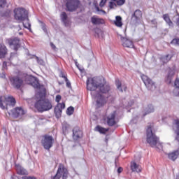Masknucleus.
<instances>
[{
	"instance_id": "obj_4",
	"label": "nucleus",
	"mask_w": 179,
	"mask_h": 179,
	"mask_svg": "<svg viewBox=\"0 0 179 179\" xmlns=\"http://www.w3.org/2000/svg\"><path fill=\"white\" fill-rule=\"evenodd\" d=\"M9 80L11 86L16 89L17 90H20L23 87V85L24 83V80H26V78H24V74L23 76H13L9 77Z\"/></svg>"
},
{
	"instance_id": "obj_26",
	"label": "nucleus",
	"mask_w": 179,
	"mask_h": 179,
	"mask_svg": "<svg viewBox=\"0 0 179 179\" xmlns=\"http://www.w3.org/2000/svg\"><path fill=\"white\" fill-rule=\"evenodd\" d=\"M8 53V49L3 44H0V58H5V56Z\"/></svg>"
},
{
	"instance_id": "obj_54",
	"label": "nucleus",
	"mask_w": 179,
	"mask_h": 179,
	"mask_svg": "<svg viewBox=\"0 0 179 179\" xmlns=\"http://www.w3.org/2000/svg\"><path fill=\"white\" fill-rule=\"evenodd\" d=\"M96 9L97 12H101V10L99 7H96Z\"/></svg>"
},
{
	"instance_id": "obj_6",
	"label": "nucleus",
	"mask_w": 179,
	"mask_h": 179,
	"mask_svg": "<svg viewBox=\"0 0 179 179\" xmlns=\"http://www.w3.org/2000/svg\"><path fill=\"white\" fill-rule=\"evenodd\" d=\"M14 19L17 22H24L29 20V11L23 8H17L14 10Z\"/></svg>"
},
{
	"instance_id": "obj_35",
	"label": "nucleus",
	"mask_w": 179,
	"mask_h": 179,
	"mask_svg": "<svg viewBox=\"0 0 179 179\" xmlns=\"http://www.w3.org/2000/svg\"><path fill=\"white\" fill-rule=\"evenodd\" d=\"M12 14V10H6L3 13L2 16L4 17H10V15Z\"/></svg>"
},
{
	"instance_id": "obj_49",
	"label": "nucleus",
	"mask_w": 179,
	"mask_h": 179,
	"mask_svg": "<svg viewBox=\"0 0 179 179\" xmlns=\"http://www.w3.org/2000/svg\"><path fill=\"white\" fill-rule=\"evenodd\" d=\"M61 99H62L61 95H57L56 99H55L56 103H59V101H61Z\"/></svg>"
},
{
	"instance_id": "obj_29",
	"label": "nucleus",
	"mask_w": 179,
	"mask_h": 179,
	"mask_svg": "<svg viewBox=\"0 0 179 179\" xmlns=\"http://www.w3.org/2000/svg\"><path fill=\"white\" fill-rule=\"evenodd\" d=\"M114 23L117 27H122V18L121 16H116L115 17V21H114Z\"/></svg>"
},
{
	"instance_id": "obj_44",
	"label": "nucleus",
	"mask_w": 179,
	"mask_h": 179,
	"mask_svg": "<svg viewBox=\"0 0 179 179\" xmlns=\"http://www.w3.org/2000/svg\"><path fill=\"white\" fill-rule=\"evenodd\" d=\"M6 5V0H0V8H3Z\"/></svg>"
},
{
	"instance_id": "obj_37",
	"label": "nucleus",
	"mask_w": 179,
	"mask_h": 179,
	"mask_svg": "<svg viewBox=\"0 0 179 179\" xmlns=\"http://www.w3.org/2000/svg\"><path fill=\"white\" fill-rule=\"evenodd\" d=\"M36 57V59L37 61V63L39 64V65H41L42 66H44L45 65V62H44V60H43V59H40L37 56H35Z\"/></svg>"
},
{
	"instance_id": "obj_46",
	"label": "nucleus",
	"mask_w": 179,
	"mask_h": 179,
	"mask_svg": "<svg viewBox=\"0 0 179 179\" xmlns=\"http://www.w3.org/2000/svg\"><path fill=\"white\" fill-rule=\"evenodd\" d=\"M106 2H107V0H101L99 3V6H101V8H103V6L106 5Z\"/></svg>"
},
{
	"instance_id": "obj_43",
	"label": "nucleus",
	"mask_w": 179,
	"mask_h": 179,
	"mask_svg": "<svg viewBox=\"0 0 179 179\" xmlns=\"http://www.w3.org/2000/svg\"><path fill=\"white\" fill-rule=\"evenodd\" d=\"M116 3L118 6H122V5H124V3H125V0H117L116 1Z\"/></svg>"
},
{
	"instance_id": "obj_19",
	"label": "nucleus",
	"mask_w": 179,
	"mask_h": 179,
	"mask_svg": "<svg viewBox=\"0 0 179 179\" xmlns=\"http://www.w3.org/2000/svg\"><path fill=\"white\" fill-rule=\"evenodd\" d=\"M83 136V131L80 130V128L76 127L73 129V138L74 141H78Z\"/></svg>"
},
{
	"instance_id": "obj_17",
	"label": "nucleus",
	"mask_w": 179,
	"mask_h": 179,
	"mask_svg": "<svg viewBox=\"0 0 179 179\" xmlns=\"http://www.w3.org/2000/svg\"><path fill=\"white\" fill-rule=\"evenodd\" d=\"M120 40L123 47H126L127 48H134L135 46L134 45V42L131 39L121 36Z\"/></svg>"
},
{
	"instance_id": "obj_14",
	"label": "nucleus",
	"mask_w": 179,
	"mask_h": 179,
	"mask_svg": "<svg viewBox=\"0 0 179 179\" xmlns=\"http://www.w3.org/2000/svg\"><path fill=\"white\" fill-rule=\"evenodd\" d=\"M116 115L117 111L114 110L106 117V122L108 127H114V125L117 124V121H115Z\"/></svg>"
},
{
	"instance_id": "obj_23",
	"label": "nucleus",
	"mask_w": 179,
	"mask_h": 179,
	"mask_svg": "<svg viewBox=\"0 0 179 179\" xmlns=\"http://www.w3.org/2000/svg\"><path fill=\"white\" fill-rule=\"evenodd\" d=\"M167 155L169 160H172V162H175V160H177V159H178L179 150H174L173 152H170Z\"/></svg>"
},
{
	"instance_id": "obj_31",
	"label": "nucleus",
	"mask_w": 179,
	"mask_h": 179,
	"mask_svg": "<svg viewBox=\"0 0 179 179\" xmlns=\"http://www.w3.org/2000/svg\"><path fill=\"white\" fill-rule=\"evenodd\" d=\"M174 75H176V71H174V70H171L168 73L166 82L171 83V80L173 79V76H174Z\"/></svg>"
},
{
	"instance_id": "obj_60",
	"label": "nucleus",
	"mask_w": 179,
	"mask_h": 179,
	"mask_svg": "<svg viewBox=\"0 0 179 179\" xmlns=\"http://www.w3.org/2000/svg\"><path fill=\"white\" fill-rule=\"evenodd\" d=\"M112 1H117V0H112Z\"/></svg>"
},
{
	"instance_id": "obj_25",
	"label": "nucleus",
	"mask_w": 179,
	"mask_h": 179,
	"mask_svg": "<svg viewBox=\"0 0 179 179\" xmlns=\"http://www.w3.org/2000/svg\"><path fill=\"white\" fill-rule=\"evenodd\" d=\"M131 170L134 172L136 171V173H141V171H142L141 166L135 162L131 163Z\"/></svg>"
},
{
	"instance_id": "obj_22",
	"label": "nucleus",
	"mask_w": 179,
	"mask_h": 179,
	"mask_svg": "<svg viewBox=\"0 0 179 179\" xmlns=\"http://www.w3.org/2000/svg\"><path fill=\"white\" fill-rule=\"evenodd\" d=\"M162 17L166 24H168L169 29H173L174 27V23L171 21V19H170V15H169V14H164Z\"/></svg>"
},
{
	"instance_id": "obj_10",
	"label": "nucleus",
	"mask_w": 179,
	"mask_h": 179,
	"mask_svg": "<svg viewBox=\"0 0 179 179\" xmlns=\"http://www.w3.org/2000/svg\"><path fill=\"white\" fill-rule=\"evenodd\" d=\"M6 44H8L10 48H13L14 51H17L20 48V38L17 37H13L6 38Z\"/></svg>"
},
{
	"instance_id": "obj_56",
	"label": "nucleus",
	"mask_w": 179,
	"mask_h": 179,
	"mask_svg": "<svg viewBox=\"0 0 179 179\" xmlns=\"http://www.w3.org/2000/svg\"><path fill=\"white\" fill-rule=\"evenodd\" d=\"M15 55V53H11L10 54V58H12Z\"/></svg>"
},
{
	"instance_id": "obj_13",
	"label": "nucleus",
	"mask_w": 179,
	"mask_h": 179,
	"mask_svg": "<svg viewBox=\"0 0 179 179\" xmlns=\"http://www.w3.org/2000/svg\"><path fill=\"white\" fill-rule=\"evenodd\" d=\"M141 79L146 86L148 90H151V92L156 90V83L153 82L152 79L149 78V77L145 75H142Z\"/></svg>"
},
{
	"instance_id": "obj_15",
	"label": "nucleus",
	"mask_w": 179,
	"mask_h": 179,
	"mask_svg": "<svg viewBox=\"0 0 179 179\" xmlns=\"http://www.w3.org/2000/svg\"><path fill=\"white\" fill-rule=\"evenodd\" d=\"M141 20H142V11L137 9L131 15V22H133L134 24H138V23H141Z\"/></svg>"
},
{
	"instance_id": "obj_47",
	"label": "nucleus",
	"mask_w": 179,
	"mask_h": 179,
	"mask_svg": "<svg viewBox=\"0 0 179 179\" xmlns=\"http://www.w3.org/2000/svg\"><path fill=\"white\" fill-rule=\"evenodd\" d=\"M22 179H37L35 176H22Z\"/></svg>"
},
{
	"instance_id": "obj_20",
	"label": "nucleus",
	"mask_w": 179,
	"mask_h": 179,
	"mask_svg": "<svg viewBox=\"0 0 179 179\" xmlns=\"http://www.w3.org/2000/svg\"><path fill=\"white\" fill-rule=\"evenodd\" d=\"M15 170L17 171V174L19 176H27L29 174V172L27 170H26L23 166L16 164L15 165Z\"/></svg>"
},
{
	"instance_id": "obj_59",
	"label": "nucleus",
	"mask_w": 179,
	"mask_h": 179,
	"mask_svg": "<svg viewBox=\"0 0 179 179\" xmlns=\"http://www.w3.org/2000/svg\"><path fill=\"white\" fill-rule=\"evenodd\" d=\"M2 78H6V76H5V74H3V76H2Z\"/></svg>"
},
{
	"instance_id": "obj_39",
	"label": "nucleus",
	"mask_w": 179,
	"mask_h": 179,
	"mask_svg": "<svg viewBox=\"0 0 179 179\" xmlns=\"http://www.w3.org/2000/svg\"><path fill=\"white\" fill-rule=\"evenodd\" d=\"M173 96H176V97H179V88L175 87V89L173 91Z\"/></svg>"
},
{
	"instance_id": "obj_55",
	"label": "nucleus",
	"mask_w": 179,
	"mask_h": 179,
	"mask_svg": "<svg viewBox=\"0 0 179 179\" xmlns=\"http://www.w3.org/2000/svg\"><path fill=\"white\" fill-rule=\"evenodd\" d=\"M75 64H76V66H77L78 68H79V64L78 63V62H76Z\"/></svg>"
},
{
	"instance_id": "obj_28",
	"label": "nucleus",
	"mask_w": 179,
	"mask_h": 179,
	"mask_svg": "<svg viewBox=\"0 0 179 179\" xmlns=\"http://www.w3.org/2000/svg\"><path fill=\"white\" fill-rule=\"evenodd\" d=\"M60 19L62 22L66 26V23L68 22V15L65 12H62L60 15Z\"/></svg>"
},
{
	"instance_id": "obj_32",
	"label": "nucleus",
	"mask_w": 179,
	"mask_h": 179,
	"mask_svg": "<svg viewBox=\"0 0 179 179\" xmlns=\"http://www.w3.org/2000/svg\"><path fill=\"white\" fill-rule=\"evenodd\" d=\"M175 124L176 126V129L175 131L176 134V141H178V142H179V120H175Z\"/></svg>"
},
{
	"instance_id": "obj_45",
	"label": "nucleus",
	"mask_w": 179,
	"mask_h": 179,
	"mask_svg": "<svg viewBox=\"0 0 179 179\" xmlns=\"http://www.w3.org/2000/svg\"><path fill=\"white\" fill-rule=\"evenodd\" d=\"M115 6H117V4H115V3H114V2H113V1H110V3H109V8H110V9H114V7Z\"/></svg>"
},
{
	"instance_id": "obj_51",
	"label": "nucleus",
	"mask_w": 179,
	"mask_h": 179,
	"mask_svg": "<svg viewBox=\"0 0 179 179\" xmlns=\"http://www.w3.org/2000/svg\"><path fill=\"white\" fill-rule=\"evenodd\" d=\"M7 66H8V62H3V69H6Z\"/></svg>"
},
{
	"instance_id": "obj_41",
	"label": "nucleus",
	"mask_w": 179,
	"mask_h": 179,
	"mask_svg": "<svg viewBox=\"0 0 179 179\" xmlns=\"http://www.w3.org/2000/svg\"><path fill=\"white\" fill-rule=\"evenodd\" d=\"M66 82V87H68L69 89H72V85H71V81H69V80L68 78H66V80H64Z\"/></svg>"
},
{
	"instance_id": "obj_21",
	"label": "nucleus",
	"mask_w": 179,
	"mask_h": 179,
	"mask_svg": "<svg viewBox=\"0 0 179 179\" xmlns=\"http://www.w3.org/2000/svg\"><path fill=\"white\" fill-rule=\"evenodd\" d=\"M91 22L92 24H95V25L104 24L106 23V21H104V19L99 18L96 15H94L91 17Z\"/></svg>"
},
{
	"instance_id": "obj_27",
	"label": "nucleus",
	"mask_w": 179,
	"mask_h": 179,
	"mask_svg": "<svg viewBox=\"0 0 179 179\" xmlns=\"http://www.w3.org/2000/svg\"><path fill=\"white\" fill-rule=\"evenodd\" d=\"M171 58H173V55H166L161 56L159 57V59L163 64H167V62H169V61H170Z\"/></svg>"
},
{
	"instance_id": "obj_38",
	"label": "nucleus",
	"mask_w": 179,
	"mask_h": 179,
	"mask_svg": "<svg viewBox=\"0 0 179 179\" xmlns=\"http://www.w3.org/2000/svg\"><path fill=\"white\" fill-rule=\"evenodd\" d=\"M115 85L117 86V89H118V90H120V92H123L122 91V88L121 87V82L120 81V80H115Z\"/></svg>"
},
{
	"instance_id": "obj_61",
	"label": "nucleus",
	"mask_w": 179,
	"mask_h": 179,
	"mask_svg": "<svg viewBox=\"0 0 179 179\" xmlns=\"http://www.w3.org/2000/svg\"><path fill=\"white\" fill-rule=\"evenodd\" d=\"M5 133L6 134V130H5Z\"/></svg>"
},
{
	"instance_id": "obj_30",
	"label": "nucleus",
	"mask_w": 179,
	"mask_h": 179,
	"mask_svg": "<svg viewBox=\"0 0 179 179\" xmlns=\"http://www.w3.org/2000/svg\"><path fill=\"white\" fill-rule=\"evenodd\" d=\"M96 131L99 132V134H103V135L108 132L109 129H106L104 127H101V126L98 125L96 127Z\"/></svg>"
},
{
	"instance_id": "obj_18",
	"label": "nucleus",
	"mask_w": 179,
	"mask_h": 179,
	"mask_svg": "<svg viewBox=\"0 0 179 179\" xmlns=\"http://www.w3.org/2000/svg\"><path fill=\"white\" fill-rule=\"evenodd\" d=\"M65 108V103H59L55 108V114L56 118H60L61 115H62V110Z\"/></svg>"
},
{
	"instance_id": "obj_33",
	"label": "nucleus",
	"mask_w": 179,
	"mask_h": 179,
	"mask_svg": "<svg viewBox=\"0 0 179 179\" xmlns=\"http://www.w3.org/2000/svg\"><path fill=\"white\" fill-rule=\"evenodd\" d=\"M74 111H75V108L73 106H69L67 108L66 114H67V115H72V114H73Z\"/></svg>"
},
{
	"instance_id": "obj_11",
	"label": "nucleus",
	"mask_w": 179,
	"mask_h": 179,
	"mask_svg": "<svg viewBox=\"0 0 179 179\" xmlns=\"http://www.w3.org/2000/svg\"><path fill=\"white\" fill-rule=\"evenodd\" d=\"M80 6L79 0H66V8L68 12H75Z\"/></svg>"
},
{
	"instance_id": "obj_48",
	"label": "nucleus",
	"mask_w": 179,
	"mask_h": 179,
	"mask_svg": "<svg viewBox=\"0 0 179 179\" xmlns=\"http://www.w3.org/2000/svg\"><path fill=\"white\" fill-rule=\"evenodd\" d=\"M175 87L179 88V79L176 78L174 83Z\"/></svg>"
},
{
	"instance_id": "obj_58",
	"label": "nucleus",
	"mask_w": 179,
	"mask_h": 179,
	"mask_svg": "<svg viewBox=\"0 0 179 179\" xmlns=\"http://www.w3.org/2000/svg\"><path fill=\"white\" fill-rule=\"evenodd\" d=\"M22 34H23V33H22V32H20V33H19V35H20V36H22Z\"/></svg>"
},
{
	"instance_id": "obj_53",
	"label": "nucleus",
	"mask_w": 179,
	"mask_h": 179,
	"mask_svg": "<svg viewBox=\"0 0 179 179\" xmlns=\"http://www.w3.org/2000/svg\"><path fill=\"white\" fill-rule=\"evenodd\" d=\"M62 129H63V132H66V131H68V129L66 128V126H63Z\"/></svg>"
},
{
	"instance_id": "obj_50",
	"label": "nucleus",
	"mask_w": 179,
	"mask_h": 179,
	"mask_svg": "<svg viewBox=\"0 0 179 179\" xmlns=\"http://www.w3.org/2000/svg\"><path fill=\"white\" fill-rule=\"evenodd\" d=\"M50 44L51 48L55 51V50H57V46H55V45L52 42H50Z\"/></svg>"
},
{
	"instance_id": "obj_57",
	"label": "nucleus",
	"mask_w": 179,
	"mask_h": 179,
	"mask_svg": "<svg viewBox=\"0 0 179 179\" xmlns=\"http://www.w3.org/2000/svg\"><path fill=\"white\" fill-rule=\"evenodd\" d=\"M101 12H102L103 13H106V12L103 10H101Z\"/></svg>"
},
{
	"instance_id": "obj_52",
	"label": "nucleus",
	"mask_w": 179,
	"mask_h": 179,
	"mask_svg": "<svg viewBox=\"0 0 179 179\" xmlns=\"http://www.w3.org/2000/svg\"><path fill=\"white\" fill-rule=\"evenodd\" d=\"M122 167H119L118 169H117V173H118V174H121V173H122Z\"/></svg>"
},
{
	"instance_id": "obj_1",
	"label": "nucleus",
	"mask_w": 179,
	"mask_h": 179,
	"mask_svg": "<svg viewBox=\"0 0 179 179\" xmlns=\"http://www.w3.org/2000/svg\"><path fill=\"white\" fill-rule=\"evenodd\" d=\"M87 90L90 92H96L100 94H108L111 92V86L104 77H94L87 78Z\"/></svg>"
},
{
	"instance_id": "obj_24",
	"label": "nucleus",
	"mask_w": 179,
	"mask_h": 179,
	"mask_svg": "<svg viewBox=\"0 0 179 179\" xmlns=\"http://www.w3.org/2000/svg\"><path fill=\"white\" fill-rule=\"evenodd\" d=\"M152 113H155V106L152 104H148L147 107L144 110L143 117L148 115V114H150Z\"/></svg>"
},
{
	"instance_id": "obj_2",
	"label": "nucleus",
	"mask_w": 179,
	"mask_h": 179,
	"mask_svg": "<svg viewBox=\"0 0 179 179\" xmlns=\"http://www.w3.org/2000/svg\"><path fill=\"white\" fill-rule=\"evenodd\" d=\"M47 94L40 92L39 99L36 101L34 104L35 108L39 113H44V111H50L52 108V102L48 98H45Z\"/></svg>"
},
{
	"instance_id": "obj_9",
	"label": "nucleus",
	"mask_w": 179,
	"mask_h": 179,
	"mask_svg": "<svg viewBox=\"0 0 179 179\" xmlns=\"http://www.w3.org/2000/svg\"><path fill=\"white\" fill-rule=\"evenodd\" d=\"M69 172L68 171V169H66L64 164H59L57 173L54 176H51V179H60L62 177V179L68 178V175Z\"/></svg>"
},
{
	"instance_id": "obj_40",
	"label": "nucleus",
	"mask_w": 179,
	"mask_h": 179,
	"mask_svg": "<svg viewBox=\"0 0 179 179\" xmlns=\"http://www.w3.org/2000/svg\"><path fill=\"white\" fill-rule=\"evenodd\" d=\"M171 44H174L175 45H179V38H173L171 42Z\"/></svg>"
},
{
	"instance_id": "obj_5",
	"label": "nucleus",
	"mask_w": 179,
	"mask_h": 179,
	"mask_svg": "<svg viewBox=\"0 0 179 179\" xmlns=\"http://www.w3.org/2000/svg\"><path fill=\"white\" fill-rule=\"evenodd\" d=\"M91 96L96 99V108L104 107V106L107 104V101H108V97L104 96L103 94H100V92H97V91H91Z\"/></svg>"
},
{
	"instance_id": "obj_8",
	"label": "nucleus",
	"mask_w": 179,
	"mask_h": 179,
	"mask_svg": "<svg viewBox=\"0 0 179 179\" xmlns=\"http://www.w3.org/2000/svg\"><path fill=\"white\" fill-rule=\"evenodd\" d=\"M54 137L52 136L45 134L42 136L41 145L45 150L50 151V149L54 146Z\"/></svg>"
},
{
	"instance_id": "obj_34",
	"label": "nucleus",
	"mask_w": 179,
	"mask_h": 179,
	"mask_svg": "<svg viewBox=\"0 0 179 179\" xmlns=\"http://www.w3.org/2000/svg\"><path fill=\"white\" fill-rule=\"evenodd\" d=\"M27 22L23 23V26L25 29H27L29 30V31H31V24L29 22V18L28 20H27Z\"/></svg>"
},
{
	"instance_id": "obj_42",
	"label": "nucleus",
	"mask_w": 179,
	"mask_h": 179,
	"mask_svg": "<svg viewBox=\"0 0 179 179\" xmlns=\"http://www.w3.org/2000/svg\"><path fill=\"white\" fill-rule=\"evenodd\" d=\"M39 22L41 23V29L44 31V33H47V27H45V24L44 22L39 21Z\"/></svg>"
},
{
	"instance_id": "obj_36",
	"label": "nucleus",
	"mask_w": 179,
	"mask_h": 179,
	"mask_svg": "<svg viewBox=\"0 0 179 179\" xmlns=\"http://www.w3.org/2000/svg\"><path fill=\"white\" fill-rule=\"evenodd\" d=\"M59 78H62L63 79H64V80H66V79H68L66 72H65V71H60V73H59Z\"/></svg>"
},
{
	"instance_id": "obj_12",
	"label": "nucleus",
	"mask_w": 179,
	"mask_h": 179,
	"mask_svg": "<svg viewBox=\"0 0 179 179\" xmlns=\"http://www.w3.org/2000/svg\"><path fill=\"white\" fill-rule=\"evenodd\" d=\"M24 77L25 78V82L33 86L34 89H40L38 78L27 74H24Z\"/></svg>"
},
{
	"instance_id": "obj_3",
	"label": "nucleus",
	"mask_w": 179,
	"mask_h": 179,
	"mask_svg": "<svg viewBox=\"0 0 179 179\" xmlns=\"http://www.w3.org/2000/svg\"><path fill=\"white\" fill-rule=\"evenodd\" d=\"M153 124H150L148 126L146 130L147 143L151 146V148H156L160 152L163 150V145L159 141V137H157L156 134L153 133Z\"/></svg>"
},
{
	"instance_id": "obj_7",
	"label": "nucleus",
	"mask_w": 179,
	"mask_h": 179,
	"mask_svg": "<svg viewBox=\"0 0 179 179\" xmlns=\"http://www.w3.org/2000/svg\"><path fill=\"white\" fill-rule=\"evenodd\" d=\"M16 104V99L13 98V96H8L5 98V101H3V97L0 96V108L2 110H8L9 107H15Z\"/></svg>"
},
{
	"instance_id": "obj_16",
	"label": "nucleus",
	"mask_w": 179,
	"mask_h": 179,
	"mask_svg": "<svg viewBox=\"0 0 179 179\" xmlns=\"http://www.w3.org/2000/svg\"><path fill=\"white\" fill-rule=\"evenodd\" d=\"M8 113L9 115H12L14 118H18V117H22V115H24V110L19 107L10 110Z\"/></svg>"
}]
</instances>
